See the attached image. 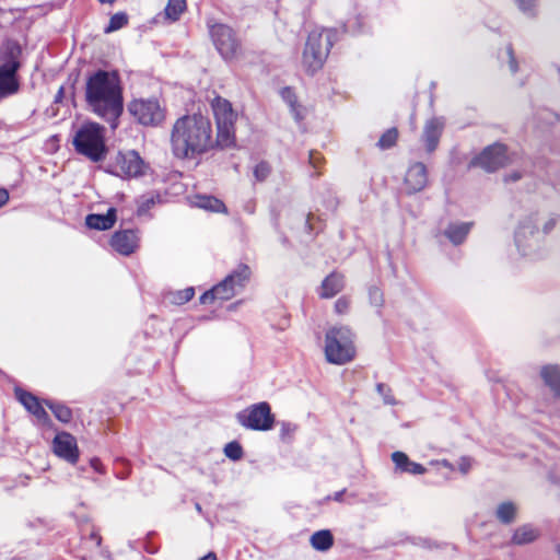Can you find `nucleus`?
<instances>
[{"mask_svg": "<svg viewBox=\"0 0 560 560\" xmlns=\"http://www.w3.org/2000/svg\"><path fill=\"white\" fill-rule=\"evenodd\" d=\"M212 133L211 121L202 115H188L178 118L171 133L173 154L187 160L198 158L217 144Z\"/></svg>", "mask_w": 560, "mask_h": 560, "instance_id": "nucleus-1", "label": "nucleus"}, {"mask_svg": "<svg viewBox=\"0 0 560 560\" xmlns=\"http://www.w3.org/2000/svg\"><path fill=\"white\" fill-rule=\"evenodd\" d=\"M89 108L97 116L117 127V118L122 113V89L116 72L100 70L92 74L85 86Z\"/></svg>", "mask_w": 560, "mask_h": 560, "instance_id": "nucleus-2", "label": "nucleus"}, {"mask_svg": "<svg viewBox=\"0 0 560 560\" xmlns=\"http://www.w3.org/2000/svg\"><path fill=\"white\" fill-rule=\"evenodd\" d=\"M75 151L92 162L103 161L107 153L105 128L97 122H85L79 127L73 137Z\"/></svg>", "mask_w": 560, "mask_h": 560, "instance_id": "nucleus-3", "label": "nucleus"}, {"mask_svg": "<svg viewBox=\"0 0 560 560\" xmlns=\"http://www.w3.org/2000/svg\"><path fill=\"white\" fill-rule=\"evenodd\" d=\"M331 46L330 31L324 28L311 31L302 55V67L305 72L314 74L320 70L327 60Z\"/></svg>", "mask_w": 560, "mask_h": 560, "instance_id": "nucleus-4", "label": "nucleus"}, {"mask_svg": "<svg viewBox=\"0 0 560 560\" xmlns=\"http://www.w3.org/2000/svg\"><path fill=\"white\" fill-rule=\"evenodd\" d=\"M352 334L347 327H332L326 332L325 355L328 362L345 364L354 358Z\"/></svg>", "mask_w": 560, "mask_h": 560, "instance_id": "nucleus-5", "label": "nucleus"}, {"mask_svg": "<svg viewBox=\"0 0 560 560\" xmlns=\"http://www.w3.org/2000/svg\"><path fill=\"white\" fill-rule=\"evenodd\" d=\"M211 108L218 129L217 145L222 149L233 147L235 143L234 124L237 114L234 112L232 104L221 96H215L211 101Z\"/></svg>", "mask_w": 560, "mask_h": 560, "instance_id": "nucleus-6", "label": "nucleus"}, {"mask_svg": "<svg viewBox=\"0 0 560 560\" xmlns=\"http://www.w3.org/2000/svg\"><path fill=\"white\" fill-rule=\"evenodd\" d=\"M249 268L245 265L238 266L222 282L213 287L211 290L205 292L200 296V303L208 304L213 302L214 300H230L245 287L246 282L249 280Z\"/></svg>", "mask_w": 560, "mask_h": 560, "instance_id": "nucleus-7", "label": "nucleus"}, {"mask_svg": "<svg viewBox=\"0 0 560 560\" xmlns=\"http://www.w3.org/2000/svg\"><path fill=\"white\" fill-rule=\"evenodd\" d=\"M149 170V164L135 150L119 152L108 166L112 174L126 179L144 176Z\"/></svg>", "mask_w": 560, "mask_h": 560, "instance_id": "nucleus-8", "label": "nucleus"}, {"mask_svg": "<svg viewBox=\"0 0 560 560\" xmlns=\"http://www.w3.org/2000/svg\"><path fill=\"white\" fill-rule=\"evenodd\" d=\"M212 42L225 60L235 59L241 51V44L234 31L221 23L208 24Z\"/></svg>", "mask_w": 560, "mask_h": 560, "instance_id": "nucleus-9", "label": "nucleus"}, {"mask_svg": "<svg viewBox=\"0 0 560 560\" xmlns=\"http://www.w3.org/2000/svg\"><path fill=\"white\" fill-rule=\"evenodd\" d=\"M238 423L250 430L267 431L272 428L275 418L267 402L250 405L236 415Z\"/></svg>", "mask_w": 560, "mask_h": 560, "instance_id": "nucleus-10", "label": "nucleus"}, {"mask_svg": "<svg viewBox=\"0 0 560 560\" xmlns=\"http://www.w3.org/2000/svg\"><path fill=\"white\" fill-rule=\"evenodd\" d=\"M130 114L143 126H159L165 119V109L156 98H138L129 104Z\"/></svg>", "mask_w": 560, "mask_h": 560, "instance_id": "nucleus-11", "label": "nucleus"}, {"mask_svg": "<svg viewBox=\"0 0 560 560\" xmlns=\"http://www.w3.org/2000/svg\"><path fill=\"white\" fill-rule=\"evenodd\" d=\"M20 69V61L16 52H10L1 57L0 63V98L12 95L19 91L16 72Z\"/></svg>", "mask_w": 560, "mask_h": 560, "instance_id": "nucleus-12", "label": "nucleus"}, {"mask_svg": "<svg viewBox=\"0 0 560 560\" xmlns=\"http://www.w3.org/2000/svg\"><path fill=\"white\" fill-rule=\"evenodd\" d=\"M509 161L506 149L502 144H493L486 148L471 161V165L479 166L487 172H493L504 166Z\"/></svg>", "mask_w": 560, "mask_h": 560, "instance_id": "nucleus-13", "label": "nucleus"}, {"mask_svg": "<svg viewBox=\"0 0 560 560\" xmlns=\"http://www.w3.org/2000/svg\"><path fill=\"white\" fill-rule=\"evenodd\" d=\"M54 453L70 464H75L79 459V448L77 440L68 432L57 433L52 441Z\"/></svg>", "mask_w": 560, "mask_h": 560, "instance_id": "nucleus-14", "label": "nucleus"}, {"mask_svg": "<svg viewBox=\"0 0 560 560\" xmlns=\"http://www.w3.org/2000/svg\"><path fill=\"white\" fill-rule=\"evenodd\" d=\"M114 250L124 256H129L139 247V235L135 230H121L114 233L110 238Z\"/></svg>", "mask_w": 560, "mask_h": 560, "instance_id": "nucleus-15", "label": "nucleus"}, {"mask_svg": "<svg viewBox=\"0 0 560 560\" xmlns=\"http://www.w3.org/2000/svg\"><path fill=\"white\" fill-rule=\"evenodd\" d=\"M428 183L427 168L422 163L411 165L405 177V185L408 192H417L425 187Z\"/></svg>", "mask_w": 560, "mask_h": 560, "instance_id": "nucleus-16", "label": "nucleus"}, {"mask_svg": "<svg viewBox=\"0 0 560 560\" xmlns=\"http://www.w3.org/2000/svg\"><path fill=\"white\" fill-rule=\"evenodd\" d=\"M345 287V277L338 272H331L322 282L318 289V295L322 299H331L337 295Z\"/></svg>", "mask_w": 560, "mask_h": 560, "instance_id": "nucleus-17", "label": "nucleus"}, {"mask_svg": "<svg viewBox=\"0 0 560 560\" xmlns=\"http://www.w3.org/2000/svg\"><path fill=\"white\" fill-rule=\"evenodd\" d=\"M19 401L38 420L46 422L48 420V415L38 401V399L32 395L31 393L18 389L15 392Z\"/></svg>", "mask_w": 560, "mask_h": 560, "instance_id": "nucleus-18", "label": "nucleus"}, {"mask_svg": "<svg viewBox=\"0 0 560 560\" xmlns=\"http://www.w3.org/2000/svg\"><path fill=\"white\" fill-rule=\"evenodd\" d=\"M116 219V209L109 208L105 214H89L85 219V223L90 229L105 231L113 228Z\"/></svg>", "mask_w": 560, "mask_h": 560, "instance_id": "nucleus-19", "label": "nucleus"}, {"mask_svg": "<svg viewBox=\"0 0 560 560\" xmlns=\"http://www.w3.org/2000/svg\"><path fill=\"white\" fill-rule=\"evenodd\" d=\"M190 203L194 207L210 212H226L225 205L218 198L208 195H195L190 197Z\"/></svg>", "mask_w": 560, "mask_h": 560, "instance_id": "nucleus-20", "label": "nucleus"}, {"mask_svg": "<svg viewBox=\"0 0 560 560\" xmlns=\"http://www.w3.org/2000/svg\"><path fill=\"white\" fill-rule=\"evenodd\" d=\"M392 459L396 467L402 472L422 475L427 471V469L421 464L411 462L402 452H394L392 454Z\"/></svg>", "mask_w": 560, "mask_h": 560, "instance_id": "nucleus-21", "label": "nucleus"}, {"mask_svg": "<svg viewBox=\"0 0 560 560\" xmlns=\"http://www.w3.org/2000/svg\"><path fill=\"white\" fill-rule=\"evenodd\" d=\"M443 126V121L438 118L431 119L427 122L424 127L423 138L427 143V150L429 152L433 151L436 148Z\"/></svg>", "mask_w": 560, "mask_h": 560, "instance_id": "nucleus-22", "label": "nucleus"}, {"mask_svg": "<svg viewBox=\"0 0 560 560\" xmlns=\"http://www.w3.org/2000/svg\"><path fill=\"white\" fill-rule=\"evenodd\" d=\"M310 544L317 551H327L334 545V536L330 530L322 529L310 537Z\"/></svg>", "mask_w": 560, "mask_h": 560, "instance_id": "nucleus-23", "label": "nucleus"}, {"mask_svg": "<svg viewBox=\"0 0 560 560\" xmlns=\"http://www.w3.org/2000/svg\"><path fill=\"white\" fill-rule=\"evenodd\" d=\"M282 100L290 107L295 120L299 121L304 118L306 108L299 103L298 96L291 89H285L282 91Z\"/></svg>", "mask_w": 560, "mask_h": 560, "instance_id": "nucleus-24", "label": "nucleus"}, {"mask_svg": "<svg viewBox=\"0 0 560 560\" xmlns=\"http://www.w3.org/2000/svg\"><path fill=\"white\" fill-rule=\"evenodd\" d=\"M541 377L545 383L558 395H560V369L556 365H548L541 370Z\"/></svg>", "mask_w": 560, "mask_h": 560, "instance_id": "nucleus-25", "label": "nucleus"}, {"mask_svg": "<svg viewBox=\"0 0 560 560\" xmlns=\"http://www.w3.org/2000/svg\"><path fill=\"white\" fill-rule=\"evenodd\" d=\"M469 230L470 225L468 223L452 224L447 228L445 234L454 244H460L467 236Z\"/></svg>", "mask_w": 560, "mask_h": 560, "instance_id": "nucleus-26", "label": "nucleus"}, {"mask_svg": "<svg viewBox=\"0 0 560 560\" xmlns=\"http://www.w3.org/2000/svg\"><path fill=\"white\" fill-rule=\"evenodd\" d=\"M538 537V532L529 525L517 528L513 535V542L524 545L534 541Z\"/></svg>", "mask_w": 560, "mask_h": 560, "instance_id": "nucleus-27", "label": "nucleus"}, {"mask_svg": "<svg viewBox=\"0 0 560 560\" xmlns=\"http://www.w3.org/2000/svg\"><path fill=\"white\" fill-rule=\"evenodd\" d=\"M186 10V0H168L164 10L165 18L172 22L179 19L180 14Z\"/></svg>", "mask_w": 560, "mask_h": 560, "instance_id": "nucleus-28", "label": "nucleus"}, {"mask_svg": "<svg viewBox=\"0 0 560 560\" xmlns=\"http://www.w3.org/2000/svg\"><path fill=\"white\" fill-rule=\"evenodd\" d=\"M516 508L511 502L502 503L498 506L497 516L503 523H510L514 520Z\"/></svg>", "mask_w": 560, "mask_h": 560, "instance_id": "nucleus-29", "label": "nucleus"}, {"mask_svg": "<svg viewBox=\"0 0 560 560\" xmlns=\"http://www.w3.org/2000/svg\"><path fill=\"white\" fill-rule=\"evenodd\" d=\"M46 405L49 407V409L52 411L55 417L61 421V422H69L72 418V412L70 408L63 405L52 404L49 401H46Z\"/></svg>", "mask_w": 560, "mask_h": 560, "instance_id": "nucleus-30", "label": "nucleus"}, {"mask_svg": "<svg viewBox=\"0 0 560 560\" xmlns=\"http://www.w3.org/2000/svg\"><path fill=\"white\" fill-rule=\"evenodd\" d=\"M128 22V18L125 13H116L110 20L109 24L106 26L105 32L110 33L124 27Z\"/></svg>", "mask_w": 560, "mask_h": 560, "instance_id": "nucleus-31", "label": "nucleus"}, {"mask_svg": "<svg viewBox=\"0 0 560 560\" xmlns=\"http://www.w3.org/2000/svg\"><path fill=\"white\" fill-rule=\"evenodd\" d=\"M398 138V131L397 129L393 128L387 130L378 140V145L382 149L390 148L395 144Z\"/></svg>", "mask_w": 560, "mask_h": 560, "instance_id": "nucleus-32", "label": "nucleus"}, {"mask_svg": "<svg viewBox=\"0 0 560 560\" xmlns=\"http://www.w3.org/2000/svg\"><path fill=\"white\" fill-rule=\"evenodd\" d=\"M226 457L236 460L243 457V448L237 442H230L224 447Z\"/></svg>", "mask_w": 560, "mask_h": 560, "instance_id": "nucleus-33", "label": "nucleus"}, {"mask_svg": "<svg viewBox=\"0 0 560 560\" xmlns=\"http://www.w3.org/2000/svg\"><path fill=\"white\" fill-rule=\"evenodd\" d=\"M195 295V290L192 287L186 288L184 290L177 291L173 296V302L175 304H184L190 301Z\"/></svg>", "mask_w": 560, "mask_h": 560, "instance_id": "nucleus-34", "label": "nucleus"}, {"mask_svg": "<svg viewBox=\"0 0 560 560\" xmlns=\"http://www.w3.org/2000/svg\"><path fill=\"white\" fill-rule=\"evenodd\" d=\"M270 174V166L266 162L258 163L254 168V176L257 180L261 182L266 179Z\"/></svg>", "mask_w": 560, "mask_h": 560, "instance_id": "nucleus-35", "label": "nucleus"}, {"mask_svg": "<svg viewBox=\"0 0 560 560\" xmlns=\"http://www.w3.org/2000/svg\"><path fill=\"white\" fill-rule=\"evenodd\" d=\"M350 307V301L346 296L339 298L335 303V311L338 314H345Z\"/></svg>", "mask_w": 560, "mask_h": 560, "instance_id": "nucleus-36", "label": "nucleus"}, {"mask_svg": "<svg viewBox=\"0 0 560 560\" xmlns=\"http://www.w3.org/2000/svg\"><path fill=\"white\" fill-rule=\"evenodd\" d=\"M377 390L381 395L384 396V400L386 404H394V398L393 396L390 395V389L384 385V384H378L377 385Z\"/></svg>", "mask_w": 560, "mask_h": 560, "instance_id": "nucleus-37", "label": "nucleus"}, {"mask_svg": "<svg viewBox=\"0 0 560 560\" xmlns=\"http://www.w3.org/2000/svg\"><path fill=\"white\" fill-rule=\"evenodd\" d=\"M458 467L463 474H467L471 467V459L469 457H462Z\"/></svg>", "mask_w": 560, "mask_h": 560, "instance_id": "nucleus-38", "label": "nucleus"}, {"mask_svg": "<svg viewBox=\"0 0 560 560\" xmlns=\"http://www.w3.org/2000/svg\"><path fill=\"white\" fill-rule=\"evenodd\" d=\"M152 205H154L153 197L143 199V201L139 206V212H144L149 210Z\"/></svg>", "mask_w": 560, "mask_h": 560, "instance_id": "nucleus-39", "label": "nucleus"}, {"mask_svg": "<svg viewBox=\"0 0 560 560\" xmlns=\"http://www.w3.org/2000/svg\"><path fill=\"white\" fill-rule=\"evenodd\" d=\"M508 52H509V56H510V68H511V71L515 72L517 70V66H516V61H515L514 56H513V51H512L511 48H509Z\"/></svg>", "mask_w": 560, "mask_h": 560, "instance_id": "nucleus-40", "label": "nucleus"}, {"mask_svg": "<svg viewBox=\"0 0 560 560\" xmlns=\"http://www.w3.org/2000/svg\"><path fill=\"white\" fill-rule=\"evenodd\" d=\"M9 200V194L5 189L0 188V207L7 203Z\"/></svg>", "mask_w": 560, "mask_h": 560, "instance_id": "nucleus-41", "label": "nucleus"}, {"mask_svg": "<svg viewBox=\"0 0 560 560\" xmlns=\"http://www.w3.org/2000/svg\"><path fill=\"white\" fill-rule=\"evenodd\" d=\"M371 296L374 300V302H377L378 300H381V294L377 289H374L371 291Z\"/></svg>", "mask_w": 560, "mask_h": 560, "instance_id": "nucleus-42", "label": "nucleus"}, {"mask_svg": "<svg viewBox=\"0 0 560 560\" xmlns=\"http://www.w3.org/2000/svg\"><path fill=\"white\" fill-rule=\"evenodd\" d=\"M199 560H217V556L213 552H209L208 555L200 558Z\"/></svg>", "mask_w": 560, "mask_h": 560, "instance_id": "nucleus-43", "label": "nucleus"}, {"mask_svg": "<svg viewBox=\"0 0 560 560\" xmlns=\"http://www.w3.org/2000/svg\"><path fill=\"white\" fill-rule=\"evenodd\" d=\"M521 178V174L518 172H514L512 173L508 178L506 180L511 179V180H517Z\"/></svg>", "mask_w": 560, "mask_h": 560, "instance_id": "nucleus-44", "label": "nucleus"}, {"mask_svg": "<svg viewBox=\"0 0 560 560\" xmlns=\"http://www.w3.org/2000/svg\"><path fill=\"white\" fill-rule=\"evenodd\" d=\"M62 95H63V88H60L56 95V102H59L62 98Z\"/></svg>", "mask_w": 560, "mask_h": 560, "instance_id": "nucleus-45", "label": "nucleus"}, {"mask_svg": "<svg viewBox=\"0 0 560 560\" xmlns=\"http://www.w3.org/2000/svg\"><path fill=\"white\" fill-rule=\"evenodd\" d=\"M318 159H319V158H318V156H316V155H315V154H313V153L310 155V161H311V163H312V164H314V166H316V163H317V160H318Z\"/></svg>", "mask_w": 560, "mask_h": 560, "instance_id": "nucleus-46", "label": "nucleus"}, {"mask_svg": "<svg viewBox=\"0 0 560 560\" xmlns=\"http://www.w3.org/2000/svg\"><path fill=\"white\" fill-rule=\"evenodd\" d=\"M439 464H440V465H442V466H444V467H446V468L452 469V465H451L447 460H442V462H440Z\"/></svg>", "mask_w": 560, "mask_h": 560, "instance_id": "nucleus-47", "label": "nucleus"}, {"mask_svg": "<svg viewBox=\"0 0 560 560\" xmlns=\"http://www.w3.org/2000/svg\"><path fill=\"white\" fill-rule=\"evenodd\" d=\"M518 3H520V8H521L523 11H528V10H529V8L524 7V0H518Z\"/></svg>", "mask_w": 560, "mask_h": 560, "instance_id": "nucleus-48", "label": "nucleus"}, {"mask_svg": "<svg viewBox=\"0 0 560 560\" xmlns=\"http://www.w3.org/2000/svg\"><path fill=\"white\" fill-rule=\"evenodd\" d=\"M100 1L103 2V3H106V2L109 3V2H113L114 0H100Z\"/></svg>", "mask_w": 560, "mask_h": 560, "instance_id": "nucleus-49", "label": "nucleus"}, {"mask_svg": "<svg viewBox=\"0 0 560 560\" xmlns=\"http://www.w3.org/2000/svg\"><path fill=\"white\" fill-rule=\"evenodd\" d=\"M520 232L516 233V242L518 243L520 242Z\"/></svg>", "mask_w": 560, "mask_h": 560, "instance_id": "nucleus-50", "label": "nucleus"}]
</instances>
